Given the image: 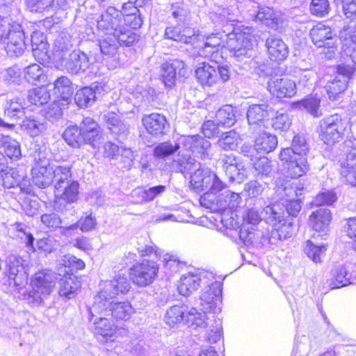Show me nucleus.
Listing matches in <instances>:
<instances>
[{"mask_svg":"<svg viewBox=\"0 0 356 356\" xmlns=\"http://www.w3.org/2000/svg\"><path fill=\"white\" fill-rule=\"evenodd\" d=\"M79 127L86 143L94 145L101 133L98 123L92 118L87 117L83 119Z\"/></svg>","mask_w":356,"mask_h":356,"instance_id":"nucleus-39","label":"nucleus"},{"mask_svg":"<svg viewBox=\"0 0 356 356\" xmlns=\"http://www.w3.org/2000/svg\"><path fill=\"white\" fill-rule=\"evenodd\" d=\"M0 148H3L5 154L13 160L22 156L19 143L8 135L0 134Z\"/></svg>","mask_w":356,"mask_h":356,"instance_id":"nucleus-49","label":"nucleus"},{"mask_svg":"<svg viewBox=\"0 0 356 356\" xmlns=\"http://www.w3.org/2000/svg\"><path fill=\"white\" fill-rule=\"evenodd\" d=\"M341 41V51L352 58L356 59V24L345 26L339 33Z\"/></svg>","mask_w":356,"mask_h":356,"instance_id":"nucleus-27","label":"nucleus"},{"mask_svg":"<svg viewBox=\"0 0 356 356\" xmlns=\"http://www.w3.org/2000/svg\"><path fill=\"white\" fill-rule=\"evenodd\" d=\"M269 92L279 99L291 98L297 92L296 83L287 78H271L267 83Z\"/></svg>","mask_w":356,"mask_h":356,"instance_id":"nucleus-22","label":"nucleus"},{"mask_svg":"<svg viewBox=\"0 0 356 356\" xmlns=\"http://www.w3.org/2000/svg\"><path fill=\"white\" fill-rule=\"evenodd\" d=\"M96 45L99 47L101 54L104 57H107V58L115 57L118 49V44L116 42V38H113L112 35L99 39Z\"/></svg>","mask_w":356,"mask_h":356,"instance_id":"nucleus-57","label":"nucleus"},{"mask_svg":"<svg viewBox=\"0 0 356 356\" xmlns=\"http://www.w3.org/2000/svg\"><path fill=\"white\" fill-rule=\"evenodd\" d=\"M79 184L77 181H71L63 185L61 189H55L56 196L57 197L56 207H57V204L62 201L67 204H72L76 202L79 197Z\"/></svg>","mask_w":356,"mask_h":356,"instance_id":"nucleus-40","label":"nucleus"},{"mask_svg":"<svg viewBox=\"0 0 356 356\" xmlns=\"http://www.w3.org/2000/svg\"><path fill=\"white\" fill-rule=\"evenodd\" d=\"M321 99L316 95H309L305 99L293 103L294 108L304 109L314 118L322 115L320 110Z\"/></svg>","mask_w":356,"mask_h":356,"instance_id":"nucleus-47","label":"nucleus"},{"mask_svg":"<svg viewBox=\"0 0 356 356\" xmlns=\"http://www.w3.org/2000/svg\"><path fill=\"white\" fill-rule=\"evenodd\" d=\"M207 191L200 198L201 206L211 211L224 209L225 204H223L221 197L217 195L219 192L211 191V190Z\"/></svg>","mask_w":356,"mask_h":356,"instance_id":"nucleus-54","label":"nucleus"},{"mask_svg":"<svg viewBox=\"0 0 356 356\" xmlns=\"http://www.w3.org/2000/svg\"><path fill=\"white\" fill-rule=\"evenodd\" d=\"M201 163L196 161L188 153H179L177 158L174 159L172 168L183 175H191Z\"/></svg>","mask_w":356,"mask_h":356,"instance_id":"nucleus-42","label":"nucleus"},{"mask_svg":"<svg viewBox=\"0 0 356 356\" xmlns=\"http://www.w3.org/2000/svg\"><path fill=\"white\" fill-rule=\"evenodd\" d=\"M22 179V177L18 172L13 168L8 166L6 159L4 155L0 152V180L4 187L10 188H14L18 185Z\"/></svg>","mask_w":356,"mask_h":356,"instance_id":"nucleus-34","label":"nucleus"},{"mask_svg":"<svg viewBox=\"0 0 356 356\" xmlns=\"http://www.w3.org/2000/svg\"><path fill=\"white\" fill-rule=\"evenodd\" d=\"M50 94L44 87L36 88L29 90L27 101L32 105H43L50 99Z\"/></svg>","mask_w":356,"mask_h":356,"instance_id":"nucleus-60","label":"nucleus"},{"mask_svg":"<svg viewBox=\"0 0 356 356\" xmlns=\"http://www.w3.org/2000/svg\"><path fill=\"white\" fill-rule=\"evenodd\" d=\"M258 154H268L273 151L277 145V137L270 133L260 134L254 140Z\"/></svg>","mask_w":356,"mask_h":356,"instance_id":"nucleus-51","label":"nucleus"},{"mask_svg":"<svg viewBox=\"0 0 356 356\" xmlns=\"http://www.w3.org/2000/svg\"><path fill=\"white\" fill-rule=\"evenodd\" d=\"M348 122L341 115L333 114L322 119L318 132L320 139L328 145L339 143L343 137Z\"/></svg>","mask_w":356,"mask_h":356,"instance_id":"nucleus-4","label":"nucleus"},{"mask_svg":"<svg viewBox=\"0 0 356 356\" xmlns=\"http://www.w3.org/2000/svg\"><path fill=\"white\" fill-rule=\"evenodd\" d=\"M60 65L68 73L77 74L88 69L90 61L86 53L78 49L72 51L66 58L61 56Z\"/></svg>","mask_w":356,"mask_h":356,"instance_id":"nucleus-17","label":"nucleus"},{"mask_svg":"<svg viewBox=\"0 0 356 356\" xmlns=\"http://www.w3.org/2000/svg\"><path fill=\"white\" fill-rule=\"evenodd\" d=\"M111 35L116 38L118 44L127 47L131 46L137 40V35L134 31L122 24Z\"/></svg>","mask_w":356,"mask_h":356,"instance_id":"nucleus-55","label":"nucleus"},{"mask_svg":"<svg viewBox=\"0 0 356 356\" xmlns=\"http://www.w3.org/2000/svg\"><path fill=\"white\" fill-rule=\"evenodd\" d=\"M7 43L6 51L10 56L18 57L22 55L26 49L24 33L19 24H10L6 35Z\"/></svg>","mask_w":356,"mask_h":356,"instance_id":"nucleus-14","label":"nucleus"},{"mask_svg":"<svg viewBox=\"0 0 356 356\" xmlns=\"http://www.w3.org/2000/svg\"><path fill=\"white\" fill-rule=\"evenodd\" d=\"M309 35L312 42L317 47H331L334 33L329 26L318 23L310 30Z\"/></svg>","mask_w":356,"mask_h":356,"instance_id":"nucleus-28","label":"nucleus"},{"mask_svg":"<svg viewBox=\"0 0 356 356\" xmlns=\"http://www.w3.org/2000/svg\"><path fill=\"white\" fill-rule=\"evenodd\" d=\"M224 28L223 33L227 47L235 60L248 65L250 69L259 67V64L261 61L254 56L251 29L245 27L241 29L239 26H234L233 24H227Z\"/></svg>","mask_w":356,"mask_h":356,"instance_id":"nucleus-1","label":"nucleus"},{"mask_svg":"<svg viewBox=\"0 0 356 356\" xmlns=\"http://www.w3.org/2000/svg\"><path fill=\"white\" fill-rule=\"evenodd\" d=\"M238 236L243 243L247 246L265 242L263 232L257 227L251 229V227H247V224L242 225L238 232Z\"/></svg>","mask_w":356,"mask_h":356,"instance_id":"nucleus-46","label":"nucleus"},{"mask_svg":"<svg viewBox=\"0 0 356 356\" xmlns=\"http://www.w3.org/2000/svg\"><path fill=\"white\" fill-rule=\"evenodd\" d=\"M63 138L73 148H79L86 144L77 125L67 127L63 132Z\"/></svg>","mask_w":356,"mask_h":356,"instance_id":"nucleus-56","label":"nucleus"},{"mask_svg":"<svg viewBox=\"0 0 356 356\" xmlns=\"http://www.w3.org/2000/svg\"><path fill=\"white\" fill-rule=\"evenodd\" d=\"M26 106L25 100L20 97L7 99L4 115L11 120L19 119L25 115L24 109Z\"/></svg>","mask_w":356,"mask_h":356,"instance_id":"nucleus-44","label":"nucleus"},{"mask_svg":"<svg viewBox=\"0 0 356 356\" xmlns=\"http://www.w3.org/2000/svg\"><path fill=\"white\" fill-rule=\"evenodd\" d=\"M331 220V211L327 208H320L312 213L309 219V225L313 229L321 232L327 228Z\"/></svg>","mask_w":356,"mask_h":356,"instance_id":"nucleus-37","label":"nucleus"},{"mask_svg":"<svg viewBox=\"0 0 356 356\" xmlns=\"http://www.w3.org/2000/svg\"><path fill=\"white\" fill-rule=\"evenodd\" d=\"M71 165H63L53 167L54 188L61 189L63 186L75 180L72 179Z\"/></svg>","mask_w":356,"mask_h":356,"instance_id":"nucleus-50","label":"nucleus"},{"mask_svg":"<svg viewBox=\"0 0 356 356\" xmlns=\"http://www.w3.org/2000/svg\"><path fill=\"white\" fill-rule=\"evenodd\" d=\"M106 118V126L111 133L118 139L124 140L129 134V125L120 120L115 114H108Z\"/></svg>","mask_w":356,"mask_h":356,"instance_id":"nucleus-48","label":"nucleus"},{"mask_svg":"<svg viewBox=\"0 0 356 356\" xmlns=\"http://www.w3.org/2000/svg\"><path fill=\"white\" fill-rule=\"evenodd\" d=\"M340 172L347 184L356 186V147L352 148L341 162Z\"/></svg>","mask_w":356,"mask_h":356,"instance_id":"nucleus-31","label":"nucleus"},{"mask_svg":"<svg viewBox=\"0 0 356 356\" xmlns=\"http://www.w3.org/2000/svg\"><path fill=\"white\" fill-rule=\"evenodd\" d=\"M252 16L255 22H261L274 30H277L282 24V13L270 7H259Z\"/></svg>","mask_w":356,"mask_h":356,"instance_id":"nucleus-25","label":"nucleus"},{"mask_svg":"<svg viewBox=\"0 0 356 356\" xmlns=\"http://www.w3.org/2000/svg\"><path fill=\"white\" fill-rule=\"evenodd\" d=\"M327 250L326 245L323 243L316 245L311 241L307 242L305 248V252L314 263H321V258L324 256Z\"/></svg>","mask_w":356,"mask_h":356,"instance_id":"nucleus-63","label":"nucleus"},{"mask_svg":"<svg viewBox=\"0 0 356 356\" xmlns=\"http://www.w3.org/2000/svg\"><path fill=\"white\" fill-rule=\"evenodd\" d=\"M206 312L205 310L198 312L195 307L189 309L187 306V312L185 313L183 323L194 330L204 329L207 325Z\"/></svg>","mask_w":356,"mask_h":356,"instance_id":"nucleus-45","label":"nucleus"},{"mask_svg":"<svg viewBox=\"0 0 356 356\" xmlns=\"http://www.w3.org/2000/svg\"><path fill=\"white\" fill-rule=\"evenodd\" d=\"M159 268L156 261L144 259L130 268V278L134 284L141 287L147 286L151 284L157 277Z\"/></svg>","mask_w":356,"mask_h":356,"instance_id":"nucleus-6","label":"nucleus"},{"mask_svg":"<svg viewBox=\"0 0 356 356\" xmlns=\"http://www.w3.org/2000/svg\"><path fill=\"white\" fill-rule=\"evenodd\" d=\"M195 76L204 88L212 87L219 81L215 63L213 65L207 62L200 63L195 69Z\"/></svg>","mask_w":356,"mask_h":356,"instance_id":"nucleus-26","label":"nucleus"},{"mask_svg":"<svg viewBox=\"0 0 356 356\" xmlns=\"http://www.w3.org/2000/svg\"><path fill=\"white\" fill-rule=\"evenodd\" d=\"M225 33H217L207 37L204 45L199 49L200 56L209 58L213 63H218L219 58H222L220 49L225 46Z\"/></svg>","mask_w":356,"mask_h":356,"instance_id":"nucleus-21","label":"nucleus"},{"mask_svg":"<svg viewBox=\"0 0 356 356\" xmlns=\"http://www.w3.org/2000/svg\"><path fill=\"white\" fill-rule=\"evenodd\" d=\"M58 293L60 296L67 299L75 297L81 288V283L77 277L73 275H67L60 279Z\"/></svg>","mask_w":356,"mask_h":356,"instance_id":"nucleus-38","label":"nucleus"},{"mask_svg":"<svg viewBox=\"0 0 356 356\" xmlns=\"http://www.w3.org/2000/svg\"><path fill=\"white\" fill-rule=\"evenodd\" d=\"M88 310L89 317L88 319L92 321L93 317L95 316H92ZM106 316H109L108 314H105V313L102 314H96V318L95 319L93 323L95 325V333L97 334H99L103 337L106 339V341L109 340L111 341H113L114 339H112L115 337L117 330L116 326L114 325L112 321L106 317Z\"/></svg>","mask_w":356,"mask_h":356,"instance_id":"nucleus-29","label":"nucleus"},{"mask_svg":"<svg viewBox=\"0 0 356 356\" xmlns=\"http://www.w3.org/2000/svg\"><path fill=\"white\" fill-rule=\"evenodd\" d=\"M222 283L210 280L209 284H205L200 296L202 310L207 312L218 313L221 310Z\"/></svg>","mask_w":356,"mask_h":356,"instance_id":"nucleus-7","label":"nucleus"},{"mask_svg":"<svg viewBox=\"0 0 356 356\" xmlns=\"http://www.w3.org/2000/svg\"><path fill=\"white\" fill-rule=\"evenodd\" d=\"M279 158L288 177L295 179L305 175L308 170L306 157L293 154L290 149H282Z\"/></svg>","mask_w":356,"mask_h":356,"instance_id":"nucleus-9","label":"nucleus"},{"mask_svg":"<svg viewBox=\"0 0 356 356\" xmlns=\"http://www.w3.org/2000/svg\"><path fill=\"white\" fill-rule=\"evenodd\" d=\"M216 122L218 127H230L236 122V115L233 108L226 106L216 113Z\"/></svg>","mask_w":356,"mask_h":356,"instance_id":"nucleus-59","label":"nucleus"},{"mask_svg":"<svg viewBox=\"0 0 356 356\" xmlns=\"http://www.w3.org/2000/svg\"><path fill=\"white\" fill-rule=\"evenodd\" d=\"M210 280H213L211 273L207 271L190 272L181 277L178 291L181 296H188L197 290L200 286L209 284Z\"/></svg>","mask_w":356,"mask_h":356,"instance_id":"nucleus-11","label":"nucleus"},{"mask_svg":"<svg viewBox=\"0 0 356 356\" xmlns=\"http://www.w3.org/2000/svg\"><path fill=\"white\" fill-rule=\"evenodd\" d=\"M355 71V68L353 65L340 64L337 66L336 76L328 81L325 86L330 99H334L339 94L346 90Z\"/></svg>","mask_w":356,"mask_h":356,"instance_id":"nucleus-8","label":"nucleus"},{"mask_svg":"<svg viewBox=\"0 0 356 356\" xmlns=\"http://www.w3.org/2000/svg\"><path fill=\"white\" fill-rule=\"evenodd\" d=\"M266 222L272 227L269 233L268 241L277 245L279 242L286 240L294 234V224L291 220L284 218V212L277 204H270L262 210Z\"/></svg>","mask_w":356,"mask_h":356,"instance_id":"nucleus-2","label":"nucleus"},{"mask_svg":"<svg viewBox=\"0 0 356 356\" xmlns=\"http://www.w3.org/2000/svg\"><path fill=\"white\" fill-rule=\"evenodd\" d=\"M4 274L9 285L22 287L27 282V274L24 270V260L19 256L10 255L6 260Z\"/></svg>","mask_w":356,"mask_h":356,"instance_id":"nucleus-10","label":"nucleus"},{"mask_svg":"<svg viewBox=\"0 0 356 356\" xmlns=\"http://www.w3.org/2000/svg\"><path fill=\"white\" fill-rule=\"evenodd\" d=\"M122 12L114 6L104 9L97 19L98 31L106 35L111 33L122 24Z\"/></svg>","mask_w":356,"mask_h":356,"instance_id":"nucleus-13","label":"nucleus"},{"mask_svg":"<svg viewBox=\"0 0 356 356\" xmlns=\"http://www.w3.org/2000/svg\"><path fill=\"white\" fill-rule=\"evenodd\" d=\"M275 109L267 101L249 105L247 110V119L250 125L261 126L266 121L274 116Z\"/></svg>","mask_w":356,"mask_h":356,"instance_id":"nucleus-19","label":"nucleus"},{"mask_svg":"<svg viewBox=\"0 0 356 356\" xmlns=\"http://www.w3.org/2000/svg\"><path fill=\"white\" fill-rule=\"evenodd\" d=\"M201 163L196 161L188 153H179L177 158L174 159L172 168L183 175H191Z\"/></svg>","mask_w":356,"mask_h":356,"instance_id":"nucleus-41","label":"nucleus"},{"mask_svg":"<svg viewBox=\"0 0 356 356\" xmlns=\"http://www.w3.org/2000/svg\"><path fill=\"white\" fill-rule=\"evenodd\" d=\"M187 74V67L184 61L175 59L161 65V76L164 85L172 88L176 83L177 78L184 77Z\"/></svg>","mask_w":356,"mask_h":356,"instance_id":"nucleus-18","label":"nucleus"},{"mask_svg":"<svg viewBox=\"0 0 356 356\" xmlns=\"http://www.w3.org/2000/svg\"><path fill=\"white\" fill-rule=\"evenodd\" d=\"M166 186L158 185L149 188L147 190L134 192L137 195L138 200L136 201L138 204L149 202L154 200L157 196L165 191Z\"/></svg>","mask_w":356,"mask_h":356,"instance_id":"nucleus-61","label":"nucleus"},{"mask_svg":"<svg viewBox=\"0 0 356 356\" xmlns=\"http://www.w3.org/2000/svg\"><path fill=\"white\" fill-rule=\"evenodd\" d=\"M131 285L124 276L118 275L113 280L106 283L104 288L99 291L95 298L94 304L89 307V312L92 316L95 313L101 314L103 311H107L106 304H109V300L120 294H126L130 289Z\"/></svg>","mask_w":356,"mask_h":356,"instance_id":"nucleus-3","label":"nucleus"},{"mask_svg":"<svg viewBox=\"0 0 356 356\" xmlns=\"http://www.w3.org/2000/svg\"><path fill=\"white\" fill-rule=\"evenodd\" d=\"M21 128L30 136L36 137L44 133L47 130V126L45 118L36 115H31L25 116L21 123Z\"/></svg>","mask_w":356,"mask_h":356,"instance_id":"nucleus-32","label":"nucleus"},{"mask_svg":"<svg viewBox=\"0 0 356 356\" xmlns=\"http://www.w3.org/2000/svg\"><path fill=\"white\" fill-rule=\"evenodd\" d=\"M227 184L211 170L200 164L190 176V187L199 193L205 190L220 192Z\"/></svg>","mask_w":356,"mask_h":356,"instance_id":"nucleus-5","label":"nucleus"},{"mask_svg":"<svg viewBox=\"0 0 356 356\" xmlns=\"http://www.w3.org/2000/svg\"><path fill=\"white\" fill-rule=\"evenodd\" d=\"M218 163L227 177L230 183H240L244 179L243 172L241 171L236 156L232 153L221 154L218 159Z\"/></svg>","mask_w":356,"mask_h":356,"instance_id":"nucleus-23","label":"nucleus"},{"mask_svg":"<svg viewBox=\"0 0 356 356\" xmlns=\"http://www.w3.org/2000/svg\"><path fill=\"white\" fill-rule=\"evenodd\" d=\"M108 88L103 81H96L90 86L83 87L76 92L74 102L80 108H86L92 106L96 101L97 96L106 92Z\"/></svg>","mask_w":356,"mask_h":356,"instance_id":"nucleus-15","label":"nucleus"},{"mask_svg":"<svg viewBox=\"0 0 356 356\" xmlns=\"http://www.w3.org/2000/svg\"><path fill=\"white\" fill-rule=\"evenodd\" d=\"M179 144H172L170 142L160 143L155 146L153 151L154 157L159 159H164L173 154L179 149Z\"/></svg>","mask_w":356,"mask_h":356,"instance_id":"nucleus-62","label":"nucleus"},{"mask_svg":"<svg viewBox=\"0 0 356 356\" xmlns=\"http://www.w3.org/2000/svg\"><path fill=\"white\" fill-rule=\"evenodd\" d=\"M265 47L272 60L281 62L285 60L289 56V47L278 35H270L266 39Z\"/></svg>","mask_w":356,"mask_h":356,"instance_id":"nucleus-24","label":"nucleus"},{"mask_svg":"<svg viewBox=\"0 0 356 356\" xmlns=\"http://www.w3.org/2000/svg\"><path fill=\"white\" fill-rule=\"evenodd\" d=\"M186 312V305H174L167 310L164 316V321L166 324L171 327L177 323H184V318Z\"/></svg>","mask_w":356,"mask_h":356,"instance_id":"nucleus-58","label":"nucleus"},{"mask_svg":"<svg viewBox=\"0 0 356 356\" xmlns=\"http://www.w3.org/2000/svg\"><path fill=\"white\" fill-rule=\"evenodd\" d=\"M325 284L330 289L356 284V271L353 270L350 266L336 265L331 269Z\"/></svg>","mask_w":356,"mask_h":356,"instance_id":"nucleus-12","label":"nucleus"},{"mask_svg":"<svg viewBox=\"0 0 356 356\" xmlns=\"http://www.w3.org/2000/svg\"><path fill=\"white\" fill-rule=\"evenodd\" d=\"M97 225V220L95 216L89 214L85 217L80 218L76 222L69 225L68 227H63V233L65 235L70 236L72 232L76 230L79 227L83 232H87L92 230Z\"/></svg>","mask_w":356,"mask_h":356,"instance_id":"nucleus-53","label":"nucleus"},{"mask_svg":"<svg viewBox=\"0 0 356 356\" xmlns=\"http://www.w3.org/2000/svg\"><path fill=\"white\" fill-rule=\"evenodd\" d=\"M123 25L131 29H136L141 26L143 21L139 15V10L132 2L123 3L122 10Z\"/></svg>","mask_w":356,"mask_h":356,"instance_id":"nucleus-36","label":"nucleus"},{"mask_svg":"<svg viewBox=\"0 0 356 356\" xmlns=\"http://www.w3.org/2000/svg\"><path fill=\"white\" fill-rule=\"evenodd\" d=\"M104 308L107 311H103L100 314L105 313L116 319L124 321L129 319L134 313V309L128 301L115 302L113 300H109V304L107 303ZM95 314H97L95 313Z\"/></svg>","mask_w":356,"mask_h":356,"instance_id":"nucleus-30","label":"nucleus"},{"mask_svg":"<svg viewBox=\"0 0 356 356\" xmlns=\"http://www.w3.org/2000/svg\"><path fill=\"white\" fill-rule=\"evenodd\" d=\"M56 279L55 274L49 270L36 273L31 280L33 296L40 298L42 295H49L55 285Z\"/></svg>","mask_w":356,"mask_h":356,"instance_id":"nucleus-20","label":"nucleus"},{"mask_svg":"<svg viewBox=\"0 0 356 356\" xmlns=\"http://www.w3.org/2000/svg\"><path fill=\"white\" fill-rule=\"evenodd\" d=\"M72 38L70 35L62 33L55 40L54 52L59 56L60 54L68 52L72 47Z\"/></svg>","mask_w":356,"mask_h":356,"instance_id":"nucleus-64","label":"nucleus"},{"mask_svg":"<svg viewBox=\"0 0 356 356\" xmlns=\"http://www.w3.org/2000/svg\"><path fill=\"white\" fill-rule=\"evenodd\" d=\"M72 94V84L67 76H62L55 81L53 95L56 99L63 101V106H67L70 104Z\"/></svg>","mask_w":356,"mask_h":356,"instance_id":"nucleus-33","label":"nucleus"},{"mask_svg":"<svg viewBox=\"0 0 356 356\" xmlns=\"http://www.w3.org/2000/svg\"><path fill=\"white\" fill-rule=\"evenodd\" d=\"M179 143L186 150L202 160L209 158L211 143L199 135L184 136L180 138Z\"/></svg>","mask_w":356,"mask_h":356,"instance_id":"nucleus-16","label":"nucleus"},{"mask_svg":"<svg viewBox=\"0 0 356 356\" xmlns=\"http://www.w3.org/2000/svg\"><path fill=\"white\" fill-rule=\"evenodd\" d=\"M142 121L148 133L155 136L163 134L168 125L165 117L156 113L144 116Z\"/></svg>","mask_w":356,"mask_h":356,"instance_id":"nucleus-35","label":"nucleus"},{"mask_svg":"<svg viewBox=\"0 0 356 356\" xmlns=\"http://www.w3.org/2000/svg\"><path fill=\"white\" fill-rule=\"evenodd\" d=\"M32 181L33 184L40 188H46L54 183L53 167L32 168Z\"/></svg>","mask_w":356,"mask_h":356,"instance_id":"nucleus-43","label":"nucleus"},{"mask_svg":"<svg viewBox=\"0 0 356 356\" xmlns=\"http://www.w3.org/2000/svg\"><path fill=\"white\" fill-rule=\"evenodd\" d=\"M277 193L282 200L289 197H298L301 195V189L298 188L296 184L290 181H286L282 177H279L275 181Z\"/></svg>","mask_w":356,"mask_h":356,"instance_id":"nucleus-52","label":"nucleus"}]
</instances>
